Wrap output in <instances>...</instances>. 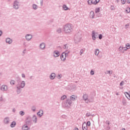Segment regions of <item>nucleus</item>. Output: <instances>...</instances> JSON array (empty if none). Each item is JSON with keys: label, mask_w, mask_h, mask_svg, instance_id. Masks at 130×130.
<instances>
[{"label": "nucleus", "mask_w": 130, "mask_h": 130, "mask_svg": "<svg viewBox=\"0 0 130 130\" xmlns=\"http://www.w3.org/2000/svg\"><path fill=\"white\" fill-rule=\"evenodd\" d=\"M99 2H100V0H95V1H94L93 5H97Z\"/></svg>", "instance_id": "26"}, {"label": "nucleus", "mask_w": 130, "mask_h": 130, "mask_svg": "<svg viewBox=\"0 0 130 130\" xmlns=\"http://www.w3.org/2000/svg\"><path fill=\"white\" fill-rule=\"evenodd\" d=\"M1 90L2 91H7L8 90V86L7 85H2Z\"/></svg>", "instance_id": "6"}, {"label": "nucleus", "mask_w": 130, "mask_h": 130, "mask_svg": "<svg viewBox=\"0 0 130 130\" xmlns=\"http://www.w3.org/2000/svg\"><path fill=\"white\" fill-rule=\"evenodd\" d=\"M6 42H7V43H9V44H11V43H12V40H11V39L7 38L6 39Z\"/></svg>", "instance_id": "12"}, {"label": "nucleus", "mask_w": 130, "mask_h": 130, "mask_svg": "<svg viewBox=\"0 0 130 130\" xmlns=\"http://www.w3.org/2000/svg\"><path fill=\"white\" fill-rule=\"evenodd\" d=\"M25 87V82L24 81H22L21 83L20 86V88H23Z\"/></svg>", "instance_id": "14"}, {"label": "nucleus", "mask_w": 130, "mask_h": 130, "mask_svg": "<svg viewBox=\"0 0 130 130\" xmlns=\"http://www.w3.org/2000/svg\"><path fill=\"white\" fill-rule=\"evenodd\" d=\"M15 125H16V122H13L11 124L12 127H14Z\"/></svg>", "instance_id": "24"}, {"label": "nucleus", "mask_w": 130, "mask_h": 130, "mask_svg": "<svg viewBox=\"0 0 130 130\" xmlns=\"http://www.w3.org/2000/svg\"><path fill=\"white\" fill-rule=\"evenodd\" d=\"M22 129H23V130H28V126H27L26 125H24L22 127Z\"/></svg>", "instance_id": "21"}, {"label": "nucleus", "mask_w": 130, "mask_h": 130, "mask_svg": "<svg viewBox=\"0 0 130 130\" xmlns=\"http://www.w3.org/2000/svg\"><path fill=\"white\" fill-rule=\"evenodd\" d=\"M90 74H91V75H94V71L91 70L90 72Z\"/></svg>", "instance_id": "36"}, {"label": "nucleus", "mask_w": 130, "mask_h": 130, "mask_svg": "<svg viewBox=\"0 0 130 130\" xmlns=\"http://www.w3.org/2000/svg\"><path fill=\"white\" fill-rule=\"evenodd\" d=\"M125 12L127 13H130V8L129 7H128L126 8V10H125Z\"/></svg>", "instance_id": "25"}, {"label": "nucleus", "mask_w": 130, "mask_h": 130, "mask_svg": "<svg viewBox=\"0 0 130 130\" xmlns=\"http://www.w3.org/2000/svg\"><path fill=\"white\" fill-rule=\"evenodd\" d=\"M22 78H25V74H22Z\"/></svg>", "instance_id": "42"}, {"label": "nucleus", "mask_w": 130, "mask_h": 130, "mask_svg": "<svg viewBox=\"0 0 130 130\" xmlns=\"http://www.w3.org/2000/svg\"><path fill=\"white\" fill-rule=\"evenodd\" d=\"M67 56H68V53L66 52H63L62 54L60 55L61 60L64 61L67 58Z\"/></svg>", "instance_id": "3"}, {"label": "nucleus", "mask_w": 130, "mask_h": 130, "mask_svg": "<svg viewBox=\"0 0 130 130\" xmlns=\"http://www.w3.org/2000/svg\"><path fill=\"white\" fill-rule=\"evenodd\" d=\"M82 53H84V50L83 49H81L80 50V55H82Z\"/></svg>", "instance_id": "34"}, {"label": "nucleus", "mask_w": 130, "mask_h": 130, "mask_svg": "<svg viewBox=\"0 0 130 130\" xmlns=\"http://www.w3.org/2000/svg\"><path fill=\"white\" fill-rule=\"evenodd\" d=\"M92 37L93 40H95L96 38H97V37H98V33H95V32L92 31Z\"/></svg>", "instance_id": "4"}, {"label": "nucleus", "mask_w": 130, "mask_h": 130, "mask_svg": "<svg viewBox=\"0 0 130 130\" xmlns=\"http://www.w3.org/2000/svg\"><path fill=\"white\" fill-rule=\"evenodd\" d=\"M126 49H123L124 50H127V49H129L130 48V45L129 44H126Z\"/></svg>", "instance_id": "15"}, {"label": "nucleus", "mask_w": 130, "mask_h": 130, "mask_svg": "<svg viewBox=\"0 0 130 130\" xmlns=\"http://www.w3.org/2000/svg\"><path fill=\"white\" fill-rule=\"evenodd\" d=\"M76 98H77V96H75L74 95L71 96V100H73V101L76 100Z\"/></svg>", "instance_id": "18"}, {"label": "nucleus", "mask_w": 130, "mask_h": 130, "mask_svg": "<svg viewBox=\"0 0 130 130\" xmlns=\"http://www.w3.org/2000/svg\"><path fill=\"white\" fill-rule=\"evenodd\" d=\"M121 130H125V128H122V129Z\"/></svg>", "instance_id": "47"}, {"label": "nucleus", "mask_w": 130, "mask_h": 130, "mask_svg": "<svg viewBox=\"0 0 130 130\" xmlns=\"http://www.w3.org/2000/svg\"><path fill=\"white\" fill-rule=\"evenodd\" d=\"M126 2L127 4H130V0H127Z\"/></svg>", "instance_id": "41"}, {"label": "nucleus", "mask_w": 130, "mask_h": 130, "mask_svg": "<svg viewBox=\"0 0 130 130\" xmlns=\"http://www.w3.org/2000/svg\"><path fill=\"white\" fill-rule=\"evenodd\" d=\"M129 26V24H126L125 26L127 27V26Z\"/></svg>", "instance_id": "44"}, {"label": "nucleus", "mask_w": 130, "mask_h": 130, "mask_svg": "<svg viewBox=\"0 0 130 130\" xmlns=\"http://www.w3.org/2000/svg\"><path fill=\"white\" fill-rule=\"evenodd\" d=\"M55 78V74L54 73H52L51 75L50 76V78L51 80H53Z\"/></svg>", "instance_id": "11"}, {"label": "nucleus", "mask_w": 130, "mask_h": 130, "mask_svg": "<svg viewBox=\"0 0 130 130\" xmlns=\"http://www.w3.org/2000/svg\"><path fill=\"white\" fill-rule=\"evenodd\" d=\"M59 52L57 51H55L54 52V56L55 57H58V56L59 55Z\"/></svg>", "instance_id": "7"}, {"label": "nucleus", "mask_w": 130, "mask_h": 130, "mask_svg": "<svg viewBox=\"0 0 130 130\" xmlns=\"http://www.w3.org/2000/svg\"><path fill=\"white\" fill-rule=\"evenodd\" d=\"M94 53L96 55H98V54H99V49H96L95 50Z\"/></svg>", "instance_id": "22"}, {"label": "nucleus", "mask_w": 130, "mask_h": 130, "mask_svg": "<svg viewBox=\"0 0 130 130\" xmlns=\"http://www.w3.org/2000/svg\"><path fill=\"white\" fill-rule=\"evenodd\" d=\"M74 27L71 24H67L64 27V31L66 33H71L73 31Z\"/></svg>", "instance_id": "1"}, {"label": "nucleus", "mask_w": 130, "mask_h": 130, "mask_svg": "<svg viewBox=\"0 0 130 130\" xmlns=\"http://www.w3.org/2000/svg\"><path fill=\"white\" fill-rule=\"evenodd\" d=\"M125 95L127 99H129L130 100V94L127 92H125Z\"/></svg>", "instance_id": "16"}, {"label": "nucleus", "mask_w": 130, "mask_h": 130, "mask_svg": "<svg viewBox=\"0 0 130 130\" xmlns=\"http://www.w3.org/2000/svg\"><path fill=\"white\" fill-rule=\"evenodd\" d=\"M3 34V32L2 30H0V36H2V35Z\"/></svg>", "instance_id": "40"}, {"label": "nucleus", "mask_w": 130, "mask_h": 130, "mask_svg": "<svg viewBox=\"0 0 130 130\" xmlns=\"http://www.w3.org/2000/svg\"><path fill=\"white\" fill-rule=\"evenodd\" d=\"M20 115L23 116V115H24V114H25V113L23 111H20Z\"/></svg>", "instance_id": "33"}, {"label": "nucleus", "mask_w": 130, "mask_h": 130, "mask_svg": "<svg viewBox=\"0 0 130 130\" xmlns=\"http://www.w3.org/2000/svg\"><path fill=\"white\" fill-rule=\"evenodd\" d=\"M74 130H79V128H75L74 129Z\"/></svg>", "instance_id": "45"}, {"label": "nucleus", "mask_w": 130, "mask_h": 130, "mask_svg": "<svg viewBox=\"0 0 130 130\" xmlns=\"http://www.w3.org/2000/svg\"><path fill=\"white\" fill-rule=\"evenodd\" d=\"M61 77H62V76H61V74L59 75H58V79H61Z\"/></svg>", "instance_id": "37"}, {"label": "nucleus", "mask_w": 130, "mask_h": 130, "mask_svg": "<svg viewBox=\"0 0 130 130\" xmlns=\"http://www.w3.org/2000/svg\"><path fill=\"white\" fill-rule=\"evenodd\" d=\"M14 9H19V6H18V5L14 4Z\"/></svg>", "instance_id": "29"}, {"label": "nucleus", "mask_w": 130, "mask_h": 130, "mask_svg": "<svg viewBox=\"0 0 130 130\" xmlns=\"http://www.w3.org/2000/svg\"><path fill=\"white\" fill-rule=\"evenodd\" d=\"M57 31L58 33H60V31H61V29H60V28H59Z\"/></svg>", "instance_id": "39"}, {"label": "nucleus", "mask_w": 130, "mask_h": 130, "mask_svg": "<svg viewBox=\"0 0 130 130\" xmlns=\"http://www.w3.org/2000/svg\"><path fill=\"white\" fill-rule=\"evenodd\" d=\"M67 98V95H63L62 96H61V100H64V99H66Z\"/></svg>", "instance_id": "27"}, {"label": "nucleus", "mask_w": 130, "mask_h": 130, "mask_svg": "<svg viewBox=\"0 0 130 130\" xmlns=\"http://www.w3.org/2000/svg\"><path fill=\"white\" fill-rule=\"evenodd\" d=\"M25 38L26 40H31V39H32V36L30 35H27L26 36Z\"/></svg>", "instance_id": "8"}, {"label": "nucleus", "mask_w": 130, "mask_h": 130, "mask_svg": "<svg viewBox=\"0 0 130 130\" xmlns=\"http://www.w3.org/2000/svg\"><path fill=\"white\" fill-rule=\"evenodd\" d=\"M63 9H64L65 11H68V10H69V8H68V6H67V5H63Z\"/></svg>", "instance_id": "19"}, {"label": "nucleus", "mask_w": 130, "mask_h": 130, "mask_svg": "<svg viewBox=\"0 0 130 130\" xmlns=\"http://www.w3.org/2000/svg\"><path fill=\"white\" fill-rule=\"evenodd\" d=\"M124 82H123V81H122L121 83H120V86H122V85H123V83H124Z\"/></svg>", "instance_id": "38"}, {"label": "nucleus", "mask_w": 130, "mask_h": 130, "mask_svg": "<svg viewBox=\"0 0 130 130\" xmlns=\"http://www.w3.org/2000/svg\"><path fill=\"white\" fill-rule=\"evenodd\" d=\"M68 103H69V104L71 105V104H72V102H69Z\"/></svg>", "instance_id": "46"}, {"label": "nucleus", "mask_w": 130, "mask_h": 130, "mask_svg": "<svg viewBox=\"0 0 130 130\" xmlns=\"http://www.w3.org/2000/svg\"><path fill=\"white\" fill-rule=\"evenodd\" d=\"M15 83H16V81H15V80H12L10 81L11 85H15Z\"/></svg>", "instance_id": "23"}, {"label": "nucleus", "mask_w": 130, "mask_h": 130, "mask_svg": "<svg viewBox=\"0 0 130 130\" xmlns=\"http://www.w3.org/2000/svg\"><path fill=\"white\" fill-rule=\"evenodd\" d=\"M100 12V8H98L95 9V13H99Z\"/></svg>", "instance_id": "28"}, {"label": "nucleus", "mask_w": 130, "mask_h": 130, "mask_svg": "<svg viewBox=\"0 0 130 130\" xmlns=\"http://www.w3.org/2000/svg\"><path fill=\"white\" fill-rule=\"evenodd\" d=\"M82 129L83 130H88V126H87V123H84L82 124Z\"/></svg>", "instance_id": "5"}, {"label": "nucleus", "mask_w": 130, "mask_h": 130, "mask_svg": "<svg viewBox=\"0 0 130 130\" xmlns=\"http://www.w3.org/2000/svg\"><path fill=\"white\" fill-rule=\"evenodd\" d=\"M32 8L33 9H34L35 10H36V9H37V6L36 5H34L32 6Z\"/></svg>", "instance_id": "32"}, {"label": "nucleus", "mask_w": 130, "mask_h": 130, "mask_svg": "<svg viewBox=\"0 0 130 130\" xmlns=\"http://www.w3.org/2000/svg\"><path fill=\"white\" fill-rule=\"evenodd\" d=\"M17 89H20V87H19V86H18Z\"/></svg>", "instance_id": "48"}, {"label": "nucleus", "mask_w": 130, "mask_h": 130, "mask_svg": "<svg viewBox=\"0 0 130 130\" xmlns=\"http://www.w3.org/2000/svg\"><path fill=\"white\" fill-rule=\"evenodd\" d=\"M83 100L85 101L86 103H90V102H93V99H91V100L88 99V95L87 94H84L83 95Z\"/></svg>", "instance_id": "2"}, {"label": "nucleus", "mask_w": 130, "mask_h": 130, "mask_svg": "<svg viewBox=\"0 0 130 130\" xmlns=\"http://www.w3.org/2000/svg\"><path fill=\"white\" fill-rule=\"evenodd\" d=\"M87 3L88 5H94V2L92 0H88Z\"/></svg>", "instance_id": "17"}, {"label": "nucleus", "mask_w": 130, "mask_h": 130, "mask_svg": "<svg viewBox=\"0 0 130 130\" xmlns=\"http://www.w3.org/2000/svg\"><path fill=\"white\" fill-rule=\"evenodd\" d=\"M99 38V39H102V35H100Z\"/></svg>", "instance_id": "35"}, {"label": "nucleus", "mask_w": 130, "mask_h": 130, "mask_svg": "<svg viewBox=\"0 0 130 130\" xmlns=\"http://www.w3.org/2000/svg\"><path fill=\"white\" fill-rule=\"evenodd\" d=\"M108 73H109V74H112V71L111 72L109 71Z\"/></svg>", "instance_id": "43"}, {"label": "nucleus", "mask_w": 130, "mask_h": 130, "mask_svg": "<svg viewBox=\"0 0 130 130\" xmlns=\"http://www.w3.org/2000/svg\"><path fill=\"white\" fill-rule=\"evenodd\" d=\"M5 123H9V118H6L4 120Z\"/></svg>", "instance_id": "20"}, {"label": "nucleus", "mask_w": 130, "mask_h": 130, "mask_svg": "<svg viewBox=\"0 0 130 130\" xmlns=\"http://www.w3.org/2000/svg\"><path fill=\"white\" fill-rule=\"evenodd\" d=\"M38 115L40 116V117H41L42 115H43V111L42 110H40L39 112L38 113Z\"/></svg>", "instance_id": "10"}, {"label": "nucleus", "mask_w": 130, "mask_h": 130, "mask_svg": "<svg viewBox=\"0 0 130 130\" xmlns=\"http://www.w3.org/2000/svg\"><path fill=\"white\" fill-rule=\"evenodd\" d=\"M34 111H35V109L33 110Z\"/></svg>", "instance_id": "49"}, {"label": "nucleus", "mask_w": 130, "mask_h": 130, "mask_svg": "<svg viewBox=\"0 0 130 130\" xmlns=\"http://www.w3.org/2000/svg\"><path fill=\"white\" fill-rule=\"evenodd\" d=\"M121 4H122V5H124V4H125V3H126V1L125 0H121Z\"/></svg>", "instance_id": "30"}, {"label": "nucleus", "mask_w": 130, "mask_h": 130, "mask_svg": "<svg viewBox=\"0 0 130 130\" xmlns=\"http://www.w3.org/2000/svg\"><path fill=\"white\" fill-rule=\"evenodd\" d=\"M40 47L42 49H44V48H45V44H44V43L41 44Z\"/></svg>", "instance_id": "13"}, {"label": "nucleus", "mask_w": 130, "mask_h": 130, "mask_svg": "<svg viewBox=\"0 0 130 130\" xmlns=\"http://www.w3.org/2000/svg\"><path fill=\"white\" fill-rule=\"evenodd\" d=\"M94 16H95V14L94 13V12L91 11L89 15L90 18H91V19H93Z\"/></svg>", "instance_id": "9"}, {"label": "nucleus", "mask_w": 130, "mask_h": 130, "mask_svg": "<svg viewBox=\"0 0 130 130\" xmlns=\"http://www.w3.org/2000/svg\"><path fill=\"white\" fill-rule=\"evenodd\" d=\"M86 125H87V126H90V125H91V122L88 121V122H87V123H86Z\"/></svg>", "instance_id": "31"}]
</instances>
